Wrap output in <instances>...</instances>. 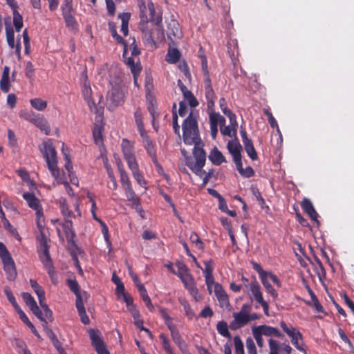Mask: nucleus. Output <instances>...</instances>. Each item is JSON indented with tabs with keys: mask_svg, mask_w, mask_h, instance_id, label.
<instances>
[{
	"mask_svg": "<svg viewBox=\"0 0 354 354\" xmlns=\"http://www.w3.org/2000/svg\"><path fill=\"white\" fill-rule=\"evenodd\" d=\"M183 137L186 145H194L193 155L194 160L191 157L186 158L187 166L196 175L202 176L206 161V154L203 149V144L198 135L196 118L192 110L189 116L185 120L183 124Z\"/></svg>",
	"mask_w": 354,
	"mask_h": 354,
	"instance_id": "1",
	"label": "nucleus"
},
{
	"mask_svg": "<svg viewBox=\"0 0 354 354\" xmlns=\"http://www.w3.org/2000/svg\"><path fill=\"white\" fill-rule=\"evenodd\" d=\"M98 75L102 79L109 80L111 85L107 96V107L113 110L124 102L125 87L122 84L120 70L114 66L109 67L107 64L103 65L98 69Z\"/></svg>",
	"mask_w": 354,
	"mask_h": 354,
	"instance_id": "2",
	"label": "nucleus"
},
{
	"mask_svg": "<svg viewBox=\"0 0 354 354\" xmlns=\"http://www.w3.org/2000/svg\"><path fill=\"white\" fill-rule=\"evenodd\" d=\"M121 147L124 158L127 163L128 167L131 171L133 177L140 186H144L145 185V180L139 169L135 155L133 144L127 139H123L122 140Z\"/></svg>",
	"mask_w": 354,
	"mask_h": 354,
	"instance_id": "3",
	"label": "nucleus"
},
{
	"mask_svg": "<svg viewBox=\"0 0 354 354\" xmlns=\"http://www.w3.org/2000/svg\"><path fill=\"white\" fill-rule=\"evenodd\" d=\"M39 150L45 158L48 168L57 183H64V180L62 176L57 167V152L50 140L44 141L39 146Z\"/></svg>",
	"mask_w": 354,
	"mask_h": 354,
	"instance_id": "4",
	"label": "nucleus"
},
{
	"mask_svg": "<svg viewBox=\"0 0 354 354\" xmlns=\"http://www.w3.org/2000/svg\"><path fill=\"white\" fill-rule=\"evenodd\" d=\"M147 23H140V28L142 32L145 44L152 48L155 44L156 39H158L163 37V32L159 27L149 28Z\"/></svg>",
	"mask_w": 354,
	"mask_h": 354,
	"instance_id": "5",
	"label": "nucleus"
},
{
	"mask_svg": "<svg viewBox=\"0 0 354 354\" xmlns=\"http://www.w3.org/2000/svg\"><path fill=\"white\" fill-rule=\"evenodd\" d=\"M251 312V306L248 304L243 305L241 310L233 313L234 320L230 324L232 329L243 327L249 322V313Z\"/></svg>",
	"mask_w": 354,
	"mask_h": 354,
	"instance_id": "6",
	"label": "nucleus"
},
{
	"mask_svg": "<svg viewBox=\"0 0 354 354\" xmlns=\"http://www.w3.org/2000/svg\"><path fill=\"white\" fill-rule=\"evenodd\" d=\"M55 225L57 234L59 239L64 241V236L62 232L65 234V236L68 241H72L74 236L75 232L72 228V222L71 220H65L64 223L59 221V220L53 221Z\"/></svg>",
	"mask_w": 354,
	"mask_h": 354,
	"instance_id": "7",
	"label": "nucleus"
},
{
	"mask_svg": "<svg viewBox=\"0 0 354 354\" xmlns=\"http://www.w3.org/2000/svg\"><path fill=\"white\" fill-rule=\"evenodd\" d=\"M5 26L7 43L10 48L15 49L16 54L18 57H19L21 55L20 38L17 39V41L15 44V32L9 18L5 20Z\"/></svg>",
	"mask_w": 354,
	"mask_h": 354,
	"instance_id": "8",
	"label": "nucleus"
},
{
	"mask_svg": "<svg viewBox=\"0 0 354 354\" xmlns=\"http://www.w3.org/2000/svg\"><path fill=\"white\" fill-rule=\"evenodd\" d=\"M39 258L44 264V267L48 270V274L52 276L53 272V268L51 264V259L49 255L48 247L47 245V241L45 238H43L40 243V246L39 248Z\"/></svg>",
	"mask_w": 354,
	"mask_h": 354,
	"instance_id": "9",
	"label": "nucleus"
},
{
	"mask_svg": "<svg viewBox=\"0 0 354 354\" xmlns=\"http://www.w3.org/2000/svg\"><path fill=\"white\" fill-rule=\"evenodd\" d=\"M62 14L68 28L75 29L76 27V21L73 15V7L71 1L66 0L65 4L62 7Z\"/></svg>",
	"mask_w": 354,
	"mask_h": 354,
	"instance_id": "10",
	"label": "nucleus"
},
{
	"mask_svg": "<svg viewBox=\"0 0 354 354\" xmlns=\"http://www.w3.org/2000/svg\"><path fill=\"white\" fill-rule=\"evenodd\" d=\"M210 130L212 137L214 139L218 132V125L224 126L225 119L224 117L217 113H211L209 114Z\"/></svg>",
	"mask_w": 354,
	"mask_h": 354,
	"instance_id": "11",
	"label": "nucleus"
},
{
	"mask_svg": "<svg viewBox=\"0 0 354 354\" xmlns=\"http://www.w3.org/2000/svg\"><path fill=\"white\" fill-rule=\"evenodd\" d=\"M22 298L26 305L30 308V310L41 320L45 321L42 316V312L39 308L34 298L28 292H23L21 294Z\"/></svg>",
	"mask_w": 354,
	"mask_h": 354,
	"instance_id": "12",
	"label": "nucleus"
},
{
	"mask_svg": "<svg viewBox=\"0 0 354 354\" xmlns=\"http://www.w3.org/2000/svg\"><path fill=\"white\" fill-rule=\"evenodd\" d=\"M214 292L221 308H228L230 306L228 296L220 283L215 284Z\"/></svg>",
	"mask_w": 354,
	"mask_h": 354,
	"instance_id": "13",
	"label": "nucleus"
},
{
	"mask_svg": "<svg viewBox=\"0 0 354 354\" xmlns=\"http://www.w3.org/2000/svg\"><path fill=\"white\" fill-rule=\"evenodd\" d=\"M125 190L126 196L128 201L132 203L133 207L138 212L142 218H145L144 212L139 203L138 198L136 196V194L132 189L131 185L124 188Z\"/></svg>",
	"mask_w": 354,
	"mask_h": 354,
	"instance_id": "14",
	"label": "nucleus"
},
{
	"mask_svg": "<svg viewBox=\"0 0 354 354\" xmlns=\"http://www.w3.org/2000/svg\"><path fill=\"white\" fill-rule=\"evenodd\" d=\"M180 279L189 293L194 296L196 300H198L197 297L198 295V290L195 286L194 279L190 272L180 278Z\"/></svg>",
	"mask_w": 354,
	"mask_h": 354,
	"instance_id": "15",
	"label": "nucleus"
},
{
	"mask_svg": "<svg viewBox=\"0 0 354 354\" xmlns=\"http://www.w3.org/2000/svg\"><path fill=\"white\" fill-rule=\"evenodd\" d=\"M256 330L259 333H260L262 336L265 335L267 337H282L283 335L280 333V331L274 327L267 326V325H261L257 327L253 328Z\"/></svg>",
	"mask_w": 354,
	"mask_h": 354,
	"instance_id": "16",
	"label": "nucleus"
},
{
	"mask_svg": "<svg viewBox=\"0 0 354 354\" xmlns=\"http://www.w3.org/2000/svg\"><path fill=\"white\" fill-rule=\"evenodd\" d=\"M173 341L178 346L183 354H190L188 351L187 344L183 339L181 335L175 327L170 329Z\"/></svg>",
	"mask_w": 354,
	"mask_h": 354,
	"instance_id": "17",
	"label": "nucleus"
},
{
	"mask_svg": "<svg viewBox=\"0 0 354 354\" xmlns=\"http://www.w3.org/2000/svg\"><path fill=\"white\" fill-rule=\"evenodd\" d=\"M204 87L205 92V97L207 99V106L212 109L214 104L215 95L213 88L211 86L210 79L208 76L205 78Z\"/></svg>",
	"mask_w": 354,
	"mask_h": 354,
	"instance_id": "18",
	"label": "nucleus"
},
{
	"mask_svg": "<svg viewBox=\"0 0 354 354\" xmlns=\"http://www.w3.org/2000/svg\"><path fill=\"white\" fill-rule=\"evenodd\" d=\"M141 138H142L145 149L147 151L148 154L152 158L153 162L156 165H158L153 142H152V140L149 139V136H147V133H145V136H141Z\"/></svg>",
	"mask_w": 354,
	"mask_h": 354,
	"instance_id": "19",
	"label": "nucleus"
},
{
	"mask_svg": "<svg viewBox=\"0 0 354 354\" xmlns=\"http://www.w3.org/2000/svg\"><path fill=\"white\" fill-rule=\"evenodd\" d=\"M90 337L97 354H109L103 342L94 331L90 332Z\"/></svg>",
	"mask_w": 354,
	"mask_h": 354,
	"instance_id": "20",
	"label": "nucleus"
},
{
	"mask_svg": "<svg viewBox=\"0 0 354 354\" xmlns=\"http://www.w3.org/2000/svg\"><path fill=\"white\" fill-rule=\"evenodd\" d=\"M82 94L84 99L87 101L88 105L91 110H93L96 108L95 99L92 97V90L90 84L86 81L84 82Z\"/></svg>",
	"mask_w": 354,
	"mask_h": 354,
	"instance_id": "21",
	"label": "nucleus"
},
{
	"mask_svg": "<svg viewBox=\"0 0 354 354\" xmlns=\"http://www.w3.org/2000/svg\"><path fill=\"white\" fill-rule=\"evenodd\" d=\"M3 263L4 270L7 273L8 279L9 280H13L17 274L15 266L14 261L11 257H7V259L2 260Z\"/></svg>",
	"mask_w": 354,
	"mask_h": 354,
	"instance_id": "22",
	"label": "nucleus"
},
{
	"mask_svg": "<svg viewBox=\"0 0 354 354\" xmlns=\"http://www.w3.org/2000/svg\"><path fill=\"white\" fill-rule=\"evenodd\" d=\"M301 207L310 218L319 225V221L317 220L318 214L315 211L310 201L304 198L301 203Z\"/></svg>",
	"mask_w": 354,
	"mask_h": 354,
	"instance_id": "23",
	"label": "nucleus"
},
{
	"mask_svg": "<svg viewBox=\"0 0 354 354\" xmlns=\"http://www.w3.org/2000/svg\"><path fill=\"white\" fill-rule=\"evenodd\" d=\"M131 42L129 45L127 44H124V52L123 55L125 56L128 54L129 51L131 52V57L134 58L136 59L135 57L138 56L140 54V50L137 48V46L136 45V39L135 38H130ZM136 63L138 64V59L135 60Z\"/></svg>",
	"mask_w": 354,
	"mask_h": 354,
	"instance_id": "24",
	"label": "nucleus"
},
{
	"mask_svg": "<svg viewBox=\"0 0 354 354\" xmlns=\"http://www.w3.org/2000/svg\"><path fill=\"white\" fill-rule=\"evenodd\" d=\"M249 295L251 298H254L257 302L259 303L263 299L262 293L260 290V286L256 282H252L248 286Z\"/></svg>",
	"mask_w": 354,
	"mask_h": 354,
	"instance_id": "25",
	"label": "nucleus"
},
{
	"mask_svg": "<svg viewBox=\"0 0 354 354\" xmlns=\"http://www.w3.org/2000/svg\"><path fill=\"white\" fill-rule=\"evenodd\" d=\"M30 122L33 123L37 127H38L41 131L46 135H48L50 131V129L48 121L43 117H36L30 120Z\"/></svg>",
	"mask_w": 354,
	"mask_h": 354,
	"instance_id": "26",
	"label": "nucleus"
},
{
	"mask_svg": "<svg viewBox=\"0 0 354 354\" xmlns=\"http://www.w3.org/2000/svg\"><path fill=\"white\" fill-rule=\"evenodd\" d=\"M242 147L237 140H232L227 143V149L233 157V159L241 157V151Z\"/></svg>",
	"mask_w": 354,
	"mask_h": 354,
	"instance_id": "27",
	"label": "nucleus"
},
{
	"mask_svg": "<svg viewBox=\"0 0 354 354\" xmlns=\"http://www.w3.org/2000/svg\"><path fill=\"white\" fill-rule=\"evenodd\" d=\"M135 123L140 136H145L147 133L143 123V115L140 109H137L134 113Z\"/></svg>",
	"mask_w": 354,
	"mask_h": 354,
	"instance_id": "28",
	"label": "nucleus"
},
{
	"mask_svg": "<svg viewBox=\"0 0 354 354\" xmlns=\"http://www.w3.org/2000/svg\"><path fill=\"white\" fill-rule=\"evenodd\" d=\"M23 198L26 200L28 205L30 208L35 209V211L40 209V202L33 194L25 192L23 194Z\"/></svg>",
	"mask_w": 354,
	"mask_h": 354,
	"instance_id": "29",
	"label": "nucleus"
},
{
	"mask_svg": "<svg viewBox=\"0 0 354 354\" xmlns=\"http://www.w3.org/2000/svg\"><path fill=\"white\" fill-rule=\"evenodd\" d=\"M209 159L216 165H220L226 162L225 157L218 149L214 147L209 155Z\"/></svg>",
	"mask_w": 354,
	"mask_h": 354,
	"instance_id": "30",
	"label": "nucleus"
},
{
	"mask_svg": "<svg viewBox=\"0 0 354 354\" xmlns=\"http://www.w3.org/2000/svg\"><path fill=\"white\" fill-rule=\"evenodd\" d=\"M126 64L130 68L133 75L134 84L137 86V76L141 71V67L138 63H136L134 58L132 57H128L126 60Z\"/></svg>",
	"mask_w": 354,
	"mask_h": 354,
	"instance_id": "31",
	"label": "nucleus"
},
{
	"mask_svg": "<svg viewBox=\"0 0 354 354\" xmlns=\"http://www.w3.org/2000/svg\"><path fill=\"white\" fill-rule=\"evenodd\" d=\"M76 308L77 309L79 315L81 319V322L84 324H89V318L86 313V310L84 306V301L83 299H80L77 298L75 301Z\"/></svg>",
	"mask_w": 354,
	"mask_h": 354,
	"instance_id": "32",
	"label": "nucleus"
},
{
	"mask_svg": "<svg viewBox=\"0 0 354 354\" xmlns=\"http://www.w3.org/2000/svg\"><path fill=\"white\" fill-rule=\"evenodd\" d=\"M9 72H10L9 67L5 66L3 68V74H2L1 79L0 81L1 89L4 93L8 92V91L10 89Z\"/></svg>",
	"mask_w": 354,
	"mask_h": 354,
	"instance_id": "33",
	"label": "nucleus"
},
{
	"mask_svg": "<svg viewBox=\"0 0 354 354\" xmlns=\"http://www.w3.org/2000/svg\"><path fill=\"white\" fill-rule=\"evenodd\" d=\"M59 204L61 209V212L64 216L65 220H70L73 216V212L69 210L68 206L66 202V199L61 198L59 200Z\"/></svg>",
	"mask_w": 354,
	"mask_h": 354,
	"instance_id": "34",
	"label": "nucleus"
},
{
	"mask_svg": "<svg viewBox=\"0 0 354 354\" xmlns=\"http://www.w3.org/2000/svg\"><path fill=\"white\" fill-rule=\"evenodd\" d=\"M147 100L149 101L148 105H147V109H148V111L151 116L152 125H153V127L154 128V129L157 130V127L156 124V120L158 118V115L157 112L156 111V104L153 102L152 100H149V97H147Z\"/></svg>",
	"mask_w": 354,
	"mask_h": 354,
	"instance_id": "35",
	"label": "nucleus"
},
{
	"mask_svg": "<svg viewBox=\"0 0 354 354\" xmlns=\"http://www.w3.org/2000/svg\"><path fill=\"white\" fill-rule=\"evenodd\" d=\"M280 326L283 330L289 336L290 339H292L297 334H301L297 328L293 326H288L284 322H281Z\"/></svg>",
	"mask_w": 354,
	"mask_h": 354,
	"instance_id": "36",
	"label": "nucleus"
},
{
	"mask_svg": "<svg viewBox=\"0 0 354 354\" xmlns=\"http://www.w3.org/2000/svg\"><path fill=\"white\" fill-rule=\"evenodd\" d=\"M39 305L44 311V315L42 314L44 319H48L49 321H53V313L50 309L48 308V305L46 303V298L41 299L39 301ZM46 323V320L43 321Z\"/></svg>",
	"mask_w": 354,
	"mask_h": 354,
	"instance_id": "37",
	"label": "nucleus"
},
{
	"mask_svg": "<svg viewBox=\"0 0 354 354\" xmlns=\"http://www.w3.org/2000/svg\"><path fill=\"white\" fill-rule=\"evenodd\" d=\"M118 170L120 174V182L124 188L131 186L130 180L127 173L124 171L120 162L118 163Z\"/></svg>",
	"mask_w": 354,
	"mask_h": 354,
	"instance_id": "38",
	"label": "nucleus"
},
{
	"mask_svg": "<svg viewBox=\"0 0 354 354\" xmlns=\"http://www.w3.org/2000/svg\"><path fill=\"white\" fill-rule=\"evenodd\" d=\"M245 150L248 153V156L252 160H255L257 159V153L254 147L252 140H247V142L243 143Z\"/></svg>",
	"mask_w": 354,
	"mask_h": 354,
	"instance_id": "39",
	"label": "nucleus"
},
{
	"mask_svg": "<svg viewBox=\"0 0 354 354\" xmlns=\"http://www.w3.org/2000/svg\"><path fill=\"white\" fill-rule=\"evenodd\" d=\"M291 342L297 350L306 353V346L303 342V336L301 334H297V335L291 339Z\"/></svg>",
	"mask_w": 354,
	"mask_h": 354,
	"instance_id": "40",
	"label": "nucleus"
},
{
	"mask_svg": "<svg viewBox=\"0 0 354 354\" xmlns=\"http://www.w3.org/2000/svg\"><path fill=\"white\" fill-rule=\"evenodd\" d=\"M31 106L36 110L42 111L47 106V102L41 98H33L30 101Z\"/></svg>",
	"mask_w": 354,
	"mask_h": 354,
	"instance_id": "41",
	"label": "nucleus"
},
{
	"mask_svg": "<svg viewBox=\"0 0 354 354\" xmlns=\"http://www.w3.org/2000/svg\"><path fill=\"white\" fill-rule=\"evenodd\" d=\"M30 286L33 289L34 292L38 297V300H41L45 298V292L41 286H40L38 283L33 279H30Z\"/></svg>",
	"mask_w": 354,
	"mask_h": 354,
	"instance_id": "42",
	"label": "nucleus"
},
{
	"mask_svg": "<svg viewBox=\"0 0 354 354\" xmlns=\"http://www.w3.org/2000/svg\"><path fill=\"white\" fill-rule=\"evenodd\" d=\"M13 14V24L17 32H19L23 28V17L17 10H14Z\"/></svg>",
	"mask_w": 354,
	"mask_h": 354,
	"instance_id": "43",
	"label": "nucleus"
},
{
	"mask_svg": "<svg viewBox=\"0 0 354 354\" xmlns=\"http://www.w3.org/2000/svg\"><path fill=\"white\" fill-rule=\"evenodd\" d=\"M261 279L267 292L269 293L273 297V299H276L278 294L274 288L272 286L270 281H269V280H268L267 278H266L264 276H262V279Z\"/></svg>",
	"mask_w": 354,
	"mask_h": 354,
	"instance_id": "44",
	"label": "nucleus"
},
{
	"mask_svg": "<svg viewBox=\"0 0 354 354\" xmlns=\"http://www.w3.org/2000/svg\"><path fill=\"white\" fill-rule=\"evenodd\" d=\"M180 57V53L176 48H170L168 50L166 60L167 62L174 64L176 63Z\"/></svg>",
	"mask_w": 354,
	"mask_h": 354,
	"instance_id": "45",
	"label": "nucleus"
},
{
	"mask_svg": "<svg viewBox=\"0 0 354 354\" xmlns=\"http://www.w3.org/2000/svg\"><path fill=\"white\" fill-rule=\"evenodd\" d=\"M178 270H172V273L176 274L180 279L186 275L189 272L186 265L182 262H178L176 263Z\"/></svg>",
	"mask_w": 354,
	"mask_h": 354,
	"instance_id": "46",
	"label": "nucleus"
},
{
	"mask_svg": "<svg viewBox=\"0 0 354 354\" xmlns=\"http://www.w3.org/2000/svg\"><path fill=\"white\" fill-rule=\"evenodd\" d=\"M62 151L63 156H64L65 161H66L65 169L67 170V171H70V169H73V167H72L71 162V160L69 158L68 149L65 145L64 143L62 144Z\"/></svg>",
	"mask_w": 354,
	"mask_h": 354,
	"instance_id": "47",
	"label": "nucleus"
},
{
	"mask_svg": "<svg viewBox=\"0 0 354 354\" xmlns=\"http://www.w3.org/2000/svg\"><path fill=\"white\" fill-rule=\"evenodd\" d=\"M138 6H139L140 12V19H141L140 23L148 22L149 19L147 15V9H148L147 5L146 6L145 3L142 0H140L138 1Z\"/></svg>",
	"mask_w": 354,
	"mask_h": 354,
	"instance_id": "48",
	"label": "nucleus"
},
{
	"mask_svg": "<svg viewBox=\"0 0 354 354\" xmlns=\"http://www.w3.org/2000/svg\"><path fill=\"white\" fill-rule=\"evenodd\" d=\"M68 286H69V288L71 290V291H73L75 294L76 300L77 299V298H79L80 299H83V296L84 295H85V297L86 296V292H84L83 295H82L79 292V286H78V283L75 281H73V280L68 281Z\"/></svg>",
	"mask_w": 354,
	"mask_h": 354,
	"instance_id": "49",
	"label": "nucleus"
},
{
	"mask_svg": "<svg viewBox=\"0 0 354 354\" xmlns=\"http://www.w3.org/2000/svg\"><path fill=\"white\" fill-rule=\"evenodd\" d=\"M18 174L21 178V179L27 183V185L29 187L30 189L32 190L35 189V183L30 179L29 175L26 171L19 170Z\"/></svg>",
	"mask_w": 354,
	"mask_h": 354,
	"instance_id": "50",
	"label": "nucleus"
},
{
	"mask_svg": "<svg viewBox=\"0 0 354 354\" xmlns=\"http://www.w3.org/2000/svg\"><path fill=\"white\" fill-rule=\"evenodd\" d=\"M221 132L224 136H227L229 137H233L236 136V127L232 126V125H227V126H221Z\"/></svg>",
	"mask_w": 354,
	"mask_h": 354,
	"instance_id": "51",
	"label": "nucleus"
},
{
	"mask_svg": "<svg viewBox=\"0 0 354 354\" xmlns=\"http://www.w3.org/2000/svg\"><path fill=\"white\" fill-rule=\"evenodd\" d=\"M160 339L162 342V347L167 354H174L173 349L170 346L169 340L163 334L160 335Z\"/></svg>",
	"mask_w": 354,
	"mask_h": 354,
	"instance_id": "52",
	"label": "nucleus"
},
{
	"mask_svg": "<svg viewBox=\"0 0 354 354\" xmlns=\"http://www.w3.org/2000/svg\"><path fill=\"white\" fill-rule=\"evenodd\" d=\"M218 333L225 337H230L227 325L225 322H219L216 326Z\"/></svg>",
	"mask_w": 354,
	"mask_h": 354,
	"instance_id": "53",
	"label": "nucleus"
},
{
	"mask_svg": "<svg viewBox=\"0 0 354 354\" xmlns=\"http://www.w3.org/2000/svg\"><path fill=\"white\" fill-rule=\"evenodd\" d=\"M234 344L236 354H244L243 344L240 337L235 336L234 337Z\"/></svg>",
	"mask_w": 354,
	"mask_h": 354,
	"instance_id": "54",
	"label": "nucleus"
},
{
	"mask_svg": "<svg viewBox=\"0 0 354 354\" xmlns=\"http://www.w3.org/2000/svg\"><path fill=\"white\" fill-rule=\"evenodd\" d=\"M189 239L191 242L194 243L196 247L199 250H203L204 248V244L196 233L192 232L189 236Z\"/></svg>",
	"mask_w": 354,
	"mask_h": 354,
	"instance_id": "55",
	"label": "nucleus"
},
{
	"mask_svg": "<svg viewBox=\"0 0 354 354\" xmlns=\"http://www.w3.org/2000/svg\"><path fill=\"white\" fill-rule=\"evenodd\" d=\"M205 268L202 269L205 277L213 276V266L212 261H206L204 262Z\"/></svg>",
	"mask_w": 354,
	"mask_h": 354,
	"instance_id": "56",
	"label": "nucleus"
},
{
	"mask_svg": "<svg viewBox=\"0 0 354 354\" xmlns=\"http://www.w3.org/2000/svg\"><path fill=\"white\" fill-rule=\"evenodd\" d=\"M93 135L94 138L95 142L100 145L102 144V132H101V127L100 126H95L93 131Z\"/></svg>",
	"mask_w": 354,
	"mask_h": 354,
	"instance_id": "57",
	"label": "nucleus"
},
{
	"mask_svg": "<svg viewBox=\"0 0 354 354\" xmlns=\"http://www.w3.org/2000/svg\"><path fill=\"white\" fill-rule=\"evenodd\" d=\"M246 348L248 354H257L255 344L251 337H248L246 339Z\"/></svg>",
	"mask_w": 354,
	"mask_h": 354,
	"instance_id": "58",
	"label": "nucleus"
},
{
	"mask_svg": "<svg viewBox=\"0 0 354 354\" xmlns=\"http://www.w3.org/2000/svg\"><path fill=\"white\" fill-rule=\"evenodd\" d=\"M133 319H134V324L135 325L139 328L140 330H144L145 331L146 333H147L149 334V335L152 337V335L151 333V332L146 328H145L143 326V321L142 319L140 318V315H138L136 316V317H133Z\"/></svg>",
	"mask_w": 354,
	"mask_h": 354,
	"instance_id": "59",
	"label": "nucleus"
},
{
	"mask_svg": "<svg viewBox=\"0 0 354 354\" xmlns=\"http://www.w3.org/2000/svg\"><path fill=\"white\" fill-rule=\"evenodd\" d=\"M338 333H339V337L342 339V340L348 345V347L350 351L353 352V351H354L353 346L352 343L351 342V341L349 340V339L346 335V334L344 333L342 329L339 328Z\"/></svg>",
	"mask_w": 354,
	"mask_h": 354,
	"instance_id": "60",
	"label": "nucleus"
},
{
	"mask_svg": "<svg viewBox=\"0 0 354 354\" xmlns=\"http://www.w3.org/2000/svg\"><path fill=\"white\" fill-rule=\"evenodd\" d=\"M268 343L270 348L269 354H278V350L279 348L278 342L275 339H270Z\"/></svg>",
	"mask_w": 354,
	"mask_h": 354,
	"instance_id": "61",
	"label": "nucleus"
},
{
	"mask_svg": "<svg viewBox=\"0 0 354 354\" xmlns=\"http://www.w3.org/2000/svg\"><path fill=\"white\" fill-rule=\"evenodd\" d=\"M36 217L37 226L39 230L41 231V229L44 227V218L41 209L36 210Z\"/></svg>",
	"mask_w": 354,
	"mask_h": 354,
	"instance_id": "62",
	"label": "nucleus"
},
{
	"mask_svg": "<svg viewBox=\"0 0 354 354\" xmlns=\"http://www.w3.org/2000/svg\"><path fill=\"white\" fill-rule=\"evenodd\" d=\"M4 292L7 297L8 300L12 304V306L15 308L19 306L17 304L16 299H15V297L13 296L11 290L8 288L6 287L4 288Z\"/></svg>",
	"mask_w": 354,
	"mask_h": 354,
	"instance_id": "63",
	"label": "nucleus"
},
{
	"mask_svg": "<svg viewBox=\"0 0 354 354\" xmlns=\"http://www.w3.org/2000/svg\"><path fill=\"white\" fill-rule=\"evenodd\" d=\"M185 100L189 103L191 107H195L198 105V102L192 92H187V95L184 96Z\"/></svg>",
	"mask_w": 354,
	"mask_h": 354,
	"instance_id": "64",
	"label": "nucleus"
}]
</instances>
